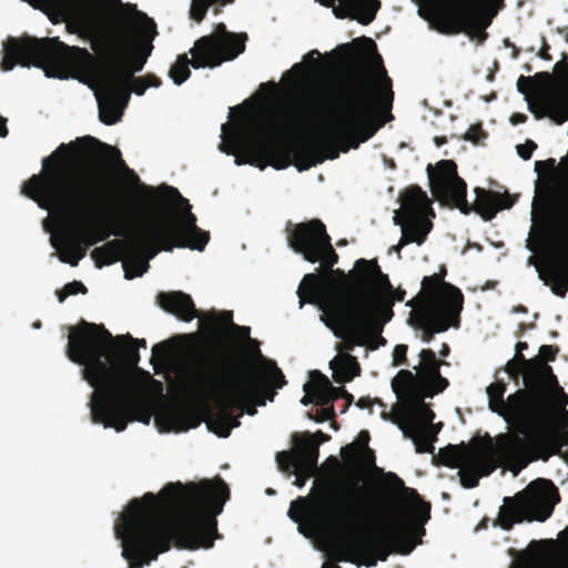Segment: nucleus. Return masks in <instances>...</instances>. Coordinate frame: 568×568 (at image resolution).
Here are the masks:
<instances>
[{
  "label": "nucleus",
  "mask_w": 568,
  "mask_h": 568,
  "mask_svg": "<svg viewBox=\"0 0 568 568\" xmlns=\"http://www.w3.org/2000/svg\"><path fill=\"white\" fill-rule=\"evenodd\" d=\"M67 355L82 365V377L93 387L90 400L93 423L123 432L129 422L138 419V404L132 399L133 382L123 364L138 369L140 354L136 345H120L119 353L109 351L115 337L102 325L81 321L69 328ZM145 416L144 423H149Z\"/></svg>",
  "instance_id": "5"
},
{
  "label": "nucleus",
  "mask_w": 568,
  "mask_h": 568,
  "mask_svg": "<svg viewBox=\"0 0 568 568\" xmlns=\"http://www.w3.org/2000/svg\"><path fill=\"white\" fill-rule=\"evenodd\" d=\"M139 187L149 197L150 205L154 206L159 193L165 192L172 200L185 205V212L174 219H143L144 235L135 237V242L143 247L151 248L149 257H155L160 252H172L175 247L190 248L202 252L210 241V233L196 225V216L191 212V205L178 189L170 185L152 187L139 183Z\"/></svg>",
  "instance_id": "9"
},
{
  "label": "nucleus",
  "mask_w": 568,
  "mask_h": 568,
  "mask_svg": "<svg viewBox=\"0 0 568 568\" xmlns=\"http://www.w3.org/2000/svg\"><path fill=\"white\" fill-rule=\"evenodd\" d=\"M442 294V280L440 275L425 276L422 281V291L418 296L426 301L425 305L430 301H437Z\"/></svg>",
  "instance_id": "40"
},
{
  "label": "nucleus",
  "mask_w": 568,
  "mask_h": 568,
  "mask_svg": "<svg viewBox=\"0 0 568 568\" xmlns=\"http://www.w3.org/2000/svg\"><path fill=\"white\" fill-rule=\"evenodd\" d=\"M311 379H313L314 388L316 390V405L324 407H334V397L328 392L327 386L322 385L320 378L311 377Z\"/></svg>",
  "instance_id": "43"
},
{
  "label": "nucleus",
  "mask_w": 568,
  "mask_h": 568,
  "mask_svg": "<svg viewBox=\"0 0 568 568\" xmlns=\"http://www.w3.org/2000/svg\"><path fill=\"white\" fill-rule=\"evenodd\" d=\"M446 274H447V270L444 265L440 266V270L438 273L434 274V275H440L442 294L438 296L437 301H430L429 304L463 310L464 295L457 286H455L448 282H445Z\"/></svg>",
  "instance_id": "32"
},
{
  "label": "nucleus",
  "mask_w": 568,
  "mask_h": 568,
  "mask_svg": "<svg viewBox=\"0 0 568 568\" xmlns=\"http://www.w3.org/2000/svg\"><path fill=\"white\" fill-rule=\"evenodd\" d=\"M357 445L359 446V450L362 452L363 463L367 467H375V454L368 448L369 434L367 430H362L357 437Z\"/></svg>",
  "instance_id": "42"
},
{
  "label": "nucleus",
  "mask_w": 568,
  "mask_h": 568,
  "mask_svg": "<svg viewBox=\"0 0 568 568\" xmlns=\"http://www.w3.org/2000/svg\"><path fill=\"white\" fill-rule=\"evenodd\" d=\"M556 217H557L558 222H560L561 225L568 226V210H566L564 207H559L556 211Z\"/></svg>",
  "instance_id": "64"
},
{
  "label": "nucleus",
  "mask_w": 568,
  "mask_h": 568,
  "mask_svg": "<svg viewBox=\"0 0 568 568\" xmlns=\"http://www.w3.org/2000/svg\"><path fill=\"white\" fill-rule=\"evenodd\" d=\"M549 49H550L549 44L547 43L546 39L542 38V45L538 52V57L542 60L550 61L552 58L549 54Z\"/></svg>",
  "instance_id": "62"
},
{
  "label": "nucleus",
  "mask_w": 568,
  "mask_h": 568,
  "mask_svg": "<svg viewBox=\"0 0 568 568\" xmlns=\"http://www.w3.org/2000/svg\"><path fill=\"white\" fill-rule=\"evenodd\" d=\"M336 51L347 59L365 60L374 55L378 62V79L356 74L342 81L322 108L327 121L326 139L322 148H297L291 142L276 138L273 126L254 121L237 125L230 136L225 138L227 124L222 125L220 150L235 156V164H250L261 170L267 165L283 170L294 164L301 172L323 163L325 159L334 160L339 152L357 149L359 143L373 136L371 129L374 118L389 111L394 102L392 79L383 65L373 39L361 37L351 43L341 44Z\"/></svg>",
  "instance_id": "1"
},
{
  "label": "nucleus",
  "mask_w": 568,
  "mask_h": 568,
  "mask_svg": "<svg viewBox=\"0 0 568 568\" xmlns=\"http://www.w3.org/2000/svg\"><path fill=\"white\" fill-rule=\"evenodd\" d=\"M144 235V222L141 220L135 223V231L126 233L128 246L126 254H132L133 258L128 262H123L124 276L128 280L133 277L142 276L150 267L149 261L153 257H149L151 248L143 247L135 242V237H142Z\"/></svg>",
  "instance_id": "24"
},
{
  "label": "nucleus",
  "mask_w": 568,
  "mask_h": 568,
  "mask_svg": "<svg viewBox=\"0 0 568 568\" xmlns=\"http://www.w3.org/2000/svg\"><path fill=\"white\" fill-rule=\"evenodd\" d=\"M255 362L246 354L202 358L186 371L187 389L204 399L214 400L220 409L207 420V427L220 437H227L240 426L239 416L230 409L247 404L264 406L273 400L275 389L286 385L283 372L276 363L254 351Z\"/></svg>",
  "instance_id": "6"
},
{
  "label": "nucleus",
  "mask_w": 568,
  "mask_h": 568,
  "mask_svg": "<svg viewBox=\"0 0 568 568\" xmlns=\"http://www.w3.org/2000/svg\"><path fill=\"white\" fill-rule=\"evenodd\" d=\"M488 136L487 132L483 129L481 123L470 125L468 131L465 133L464 139L470 141L474 144L480 143Z\"/></svg>",
  "instance_id": "49"
},
{
  "label": "nucleus",
  "mask_w": 568,
  "mask_h": 568,
  "mask_svg": "<svg viewBox=\"0 0 568 568\" xmlns=\"http://www.w3.org/2000/svg\"><path fill=\"white\" fill-rule=\"evenodd\" d=\"M407 220L408 223L403 226L397 250L413 242H416L418 245L423 244L426 240V235L430 232L432 223L429 221H425L424 219Z\"/></svg>",
  "instance_id": "33"
},
{
  "label": "nucleus",
  "mask_w": 568,
  "mask_h": 568,
  "mask_svg": "<svg viewBox=\"0 0 568 568\" xmlns=\"http://www.w3.org/2000/svg\"><path fill=\"white\" fill-rule=\"evenodd\" d=\"M336 414L334 407H324L320 406V408L316 410L315 415H312L308 413V417L316 423H324L326 420H334Z\"/></svg>",
  "instance_id": "51"
},
{
  "label": "nucleus",
  "mask_w": 568,
  "mask_h": 568,
  "mask_svg": "<svg viewBox=\"0 0 568 568\" xmlns=\"http://www.w3.org/2000/svg\"><path fill=\"white\" fill-rule=\"evenodd\" d=\"M74 155L105 159L140 183L134 171L122 160L119 149L85 135L69 144L61 143L49 156L43 158L42 171L22 185V194L41 209L54 207L80 222L73 233L87 248L112 234L126 240V233L134 232L135 225L113 229L104 215L115 203L112 184L100 173L81 170Z\"/></svg>",
  "instance_id": "3"
},
{
  "label": "nucleus",
  "mask_w": 568,
  "mask_h": 568,
  "mask_svg": "<svg viewBox=\"0 0 568 568\" xmlns=\"http://www.w3.org/2000/svg\"><path fill=\"white\" fill-rule=\"evenodd\" d=\"M246 34L229 32L224 23H217L215 32L201 37L190 50L194 55V69L216 68L224 61L235 59L244 52Z\"/></svg>",
  "instance_id": "17"
},
{
  "label": "nucleus",
  "mask_w": 568,
  "mask_h": 568,
  "mask_svg": "<svg viewBox=\"0 0 568 568\" xmlns=\"http://www.w3.org/2000/svg\"><path fill=\"white\" fill-rule=\"evenodd\" d=\"M88 288L83 283L79 281H73L64 285L61 291L57 292V296L60 303L64 302V300L70 295H75L78 293L85 294Z\"/></svg>",
  "instance_id": "46"
},
{
  "label": "nucleus",
  "mask_w": 568,
  "mask_h": 568,
  "mask_svg": "<svg viewBox=\"0 0 568 568\" xmlns=\"http://www.w3.org/2000/svg\"><path fill=\"white\" fill-rule=\"evenodd\" d=\"M307 501V497H298L295 501L291 504L287 515L293 521L301 523L305 514V507Z\"/></svg>",
  "instance_id": "47"
},
{
  "label": "nucleus",
  "mask_w": 568,
  "mask_h": 568,
  "mask_svg": "<svg viewBox=\"0 0 568 568\" xmlns=\"http://www.w3.org/2000/svg\"><path fill=\"white\" fill-rule=\"evenodd\" d=\"M173 353V344L170 339L162 341L152 347L151 361L159 359L160 362H166L171 358Z\"/></svg>",
  "instance_id": "44"
},
{
  "label": "nucleus",
  "mask_w": 568,
  "mask_h": 568,
  "mask_svg": "<svg viewBox=\"0 0 568 568\" xmlns=\"http://www.w3.org/2000/svg\"><path fill=\"white\" fill-rule=\"evenodd\" d=\"M207 325L213 335L221 336L224 334V328L233 329L237 324L233 322V312L223 311L221 313L212 312L207 315Z\"/></svg>",
  "instance_id": "37"
},
{
  "label": "nucleus",
  "mask_w": 568,
  "mask_h": 568,
  "mask_svg": "<svg viewBox=\"0 0 568 568\" xmlns=\"http://www.w3.org/2000/svg\"><path fill=\"white\" fill-rule=\"evenodd\" d=\"M383 471V469H377ZM379 495L364 497L353 494L341 503L342 486L334 479L318 485L313 503L323 513L336 515L349 528L374 527L378 537H351L343 540L335 556L336 561H348L357 567H374L387 560L392 552L408 555L415 547L413 535L405 520V504H414V513L422 523L430 518V504L424 501L416 489L406 487L395 473H382Z\"/></svg>",
  "instance_id": "4"
},
{
  "label": "nucleus",
  "mask_w": 568,
  "mask_h": 568,
  "mask_svg": "<svg viewBox=\"0 0 568 568\" xmlns=\"http://www.w3.org/2000/svg\"><path fill=\"white\" fill-rule=\"evenodd\" d=\"M393 392L399 399L409 403L416 396H419L422 389L417 383L416 375L408 369H400L392 381Z\"/></svg>",
  "instance_id": "30"
},
{
  "label": "nucleus",
  "mask_w": 568,
  "mask_h": 568,
  "mask_svg": "<svg viewBox=\"0 0 568 568\" xmlns=\"http://www.w3.org/2000/svg\"><path fill=\"white\" fill-rule=\"evenodd\" d=\"M286 474H293L295 475L294 485L297 487H303L307 479L313 475V470L301 468V469H287L285 471Z\"/></svg>",
  "instance_id": "55"
},
{
  "label": "nucleus",
  "mask_w": 568,
  "mask_h": 568,
  "mask_svg": "<svg viewBox=\"0 0 568 568\" xmlns=\"http://www.w3.org/2000/svg\"><path fill=\"white\" fill-rule=\"evenodd\" d=\"M407 351L408 347L405 344H398L393 351V365H406L407 364Z\"/></svg>",
  "instance_id": "53"
},
{
  "label": "nucleus",
  "mask_w": 568,
  "mask_h": 568,
  "mask_svg": "<svg viewBox=\"0 0 568 568\" xmlns=\"http://www.w3.org/2000/svg\"><path fill=\"white\" fill-rule=\"evenodd\" d=\"M318 445V443L307 438L294 452L277 453L276 463L280 470L286 471L287 469H301L303 467L314 471L320 455Z\"/></svg>",
  "instance_id": "23"
},
{
  "label": "nucleus",
  "mask_w": 568,
  "mask_h": 568,
  "mask_svg": "<svg viewBox=\"0 0 568 568\" xmlns=\"http://www.w3.org/2000/svg\"><path fill=\"white\" fill-rule=\"evenodd\" d=\"M130 11H134L140 20L138 26V37L131 39L126 33H121L116 38L108 41L99 57L100 68L104 74L120 87L123 103L128 104L131 93L142 95L148 88H159L162 81L153 73L144 77H134L136 72L142 71L148 58L153 50L152 41L158 34L156 24L153 19L149 18L144 12L138 11L135 6L125 4Z\"/></svg>",
  "instance_id": "8"
},
{
  "label": "nucleus",
  "mask_w": 568,
  "mask_h": 568,
  "mask_svg": "<svg viewBox=\"0 0 568 568\" xmlns=\"http://www.w3.org/2000/svg\"><path fill=\"white\" fill-rule=\"evenodd\" d=\"M558 347L554 345H542L539 348V355L538 358H541L544 363L546 362H552L556 359Z\"/></svg>",
  "instance_id": "58"
},
{
  "label": "nucleus",
  "mask_w": 568,
  "mask_h": 568,
  "mask_svg": "<svg viewBox=\"0 0 568 568\" xmlns=\"http://www.w3.org/2000/svg\"><path fill=\"white\" fill-rule=\"evenodd\" d=\"M288 246L311 263L332 267L338 262L326 226L318 219L298 223L286 229Z\"/></svg>",
  "instance_id": "16"
},
{
  "label": "nucleus",
  "mask_w": 568,
  "mask_h": 568,
  "mask_svg": "<svg viewBox=\"0 0 568 568\" xmlns=\"http://www.w3.org/2000/svg\"><path fill=\"white\" fill-rule=\"evenodd\" d=\"M488 446L476 445L475 452L470 458L459 468L458 476L463 487L475 488L479 484V478L490 475L498 466L508 469L506 463L497 454V437L493 446L491 438L488 437Z\"/></svg>",
  "instance_id": "20"
},
{
  "label": "nucleus",
  "mask_w": 568,
  "mask_h": 568,
  "mask_svg": "<svg viewBox=\"0 0 568 568\" xmlns=\"http://www.w3.org/2000/svg\"><path fill=\"white\" fill-rule=\"evenodd\" d=\"M433 27L439 33L468 36L483 32L490 23L481 17V0H455L450 8L437 9L433 16Z\"/></svg>",
  "instance_id": "18"
},
{
  "label": "nucleus",
  "mask_w": 568,
  "mask_h": 568,
  "mask_svg": "<svg viewBox=\"0 0 568 568\" xmlns=\"http://www.w3.org/2000/svg\"><path fill=\"white\" fill-rule=\"evenodd\" d=\"M429 385L430 390L425 396H433L435 394L444 392L448 387L449 383L447 378L443 377L440 375V372L438 371V374H430Z\"/></svg>",
  "instance_id": "48"
},
{
  "label": "nucleus",
  "mask_w": 568,
  "mask_h": 568,
  "mask_svg": "<svg viewBox=\"0 0 568 568\" xmlns=\"http://www.w3.org/2000/svg\"><path fill=\"white\" fill-rule=\"evenodd\" d=\"M379 403L381 404V400L379 399H375L373 400L371 397L368 396H365V397H361L358 398V400L355 403L356 406L361 409H364V408H369L372 409V406L374 403Z\"/></svg>",
  "instance_id": "61"
},
{
  "label": "nucleus",
  "mask_w": 568,
  "mask_h": 568,
  "mask_svg": "<svg viewBox=\"0 0 568 568\" xmlns=\"http://www.w3.org/2000/svg\"><path fill=\"white\" fill-rule=\"evenodd\" d=\"M322 267L326 273L325 276L310 273L303 277L297 290L301 307L307 303L316 305L321 311L322 301L325 300L327 294H335L344 301H348L353 283L349 272L346 274L341 268L334 270L333 266Z\"/></svg>",
  "instance_id": "19"
},
{
  "label": "nucleus",
  "mask_w": 568,
  "mask_h": 568,
  "mask_svg": "<svg viewBox=\"0 0 568 568\" xmlns=\"http://www.w3.org/2000/svg\"><path fill=\"white\" fill-rule=\"evenodd\" d=\"M128 339L130 342V345H136L138 349L140 347H143L145 348L146 347V342L145 339H139V338H133L130 334H126V335H119L115 337V342L118 344H121L123 341Z\"/></svg>",
  "instance_id": "60"
},
{
  "label": "nucleus",
  "mask_w": 568,
  "mask_h": 568,
  "mask_svg": "<svg viewBox=\"0 0 568 568\" xmlns=\"http://www.w3.org/2000/svg\"><path fill=\"white\" fill-rule=\"evenodd\" d=\"M343 458L347 462H354L362 456V452L359 450V446L354 442L346 446H344L341 450Z\"/></svg>",
  "instance_id": "54"
},
{
  "label": "nucleus",
  "mask_w": 568,
  "mask_h": 568,
  "mask_svg": "<svg viewBox=\"0 0 568 568\" xmlns=\"http://www.w3.org/2000/svg\"><path fill=\"white\" fill-rule=\"evenodd\" d=\"M311 377L320 378V382H322V385L327 386L328 392L334 397V402L338 398H342V392L344 390V387H335L331 384L329 379L322 374L320 371H313L311 372Z\"/></svg>",
  "instance_id": "50"
},
{
  "label": "nucleus",
  "mask_w": 568,
  "mask_h": 568,
  "mask_svg": "<svg viewBox=\"0 0 568 568\" xmlns=\"http://www.w3.org/2000/svg\"><path fill=\"white\" fill-rule=\"evenodd\" d=\"M156 302L162 310L181 321L190 322L197 316L193 300L182 291L160 292L156 295Z\"/></svg>",
  "instance_id": "25"
},
{
  "label": "nucleus",
  "mask_w": 568,
  "mask_h": 568,
  "mask_svg": "<svg viewBox=\"0 0 568 568\" xmlns=\"http://www.w3.org/2000/svg\"><path fill=\"white\" fill-rule=\"evenodd\" d=\"M420 361L424 365V368L426 373L428 374V377L430 374H438L439 371V362L436 358V354L434 351L427 348L423 349L419 354Z\"/></svg>",
  "instance_id": "45"
},
{
  "label": "nucleus",
  "mask_w": 568,
  "mask_h": 568,
  "mask_svg": "<svg viewBox=\"0 0 568 568\" xmlns=\"http://www.w3.org/2000/svg\"><path fill=\"white\" fill-rule=\"evenodd\" d=\"M303 389L305 392V395L302 397L301 403L305 406L310 404L316 405V390L314 388L313 379H311V382L308 383H305Z\"/></svg>",
  "instance_id": "56"
},
{
  "label": "nucleus",
  "mask_w": 568,
  "mask_h": 568,
  "mask_svg": "<svg viewBox=\"0 0 568 568\" xmlns=\"http://www.w3.org/2000/svg\"><path fill=\"white\" fill-rule=\"evenodd\" d=\"M506 390L507 385L503 381L491 383L486 389L488 407L508 424L518 427L519 433L526 436L527 427L536 426L542 422L545 404L537 399L534 389L519 388L505 399Z\"/></svg>",
  "instance_id": "14"
},
{
  "label": "nucleus",
  "mask_w": 568,
  "mask_h": 568,
  "mask_svg": "<svg viewBox=\"0 0 568 568\" xmlns=\"http://www.w3.org/2000/svg\"><path fill=\"white\" fill-rule=\"evenodd\" d=\"M405 296L406 291L400 287H393V291H388L384 296H381L383 303L382 320H385V324L389 322L394 315L392 307L395 302H403Z\"/></svg>",
  "instance_id": "41"
},
{
  "label": "nucleus",
  "mask_w": 568,
  "mask_h": 568,
  "mask_svg": "<svg viewBox=\"0 0 568 568\" xmlns=\"http://www.w3.org/2000/svg\"><path fill=\"white\" fill-rule=\"evenodd\" d=\"M17 64L40 68L48 78L64 79L73 73L94 91L99 119L106 125L118 123L128 105L123 103L118 82L114 85L104 74L95 55L84 48L67 45L58 38L10 37L0 67L2 71H11Z\"/></svg>",
  "instance_id": "7"
},
{
  "label": "nucleus",
  "mask_w": 568,
  "mask_h": 568,
  "mask_svg": "<svg viewBox=\"0 0 568 568\" xmlns=\"http://www.w3.org/2000/svg\"><path fill=\"white\" fill-rule=\"evenodd\" d=\"M386 339L379 334V335H373L371 337V341L367 343L368 347L371 349H376L378 345H385Z\"/></svg>",
  "instance_id": "63"
},
{
  "label": "nucleus",
  "mask_w": 568,
  "mask_h": 568,
  "mask_svg": "<svg viewBox=\"0 0 568 568\" xmlns=\"http://www.w3.org/2000/svg\"><path fill=\"white\" fill-rule=\"evenodd\" d=\"M331 367L333 368V379L338 384L353 381V378L359 376L362 372L357 358L351 353L339 354L336 366H334V362H332Z\"/></svg>",
  "instance_id": "31"
},
{
  "label": "nucleus",
  "mask_w": 568,
  "mask_h": 568,
  "mask_svg": "<svg viewBox=\"0 0 568 568\" xmlns=\"http://www.w3.org/2000/svg\"><path fill=\"white\" fill-rule=\"evenodd\" d=\"M207 3H209V0H196V2L192 6L191 17L196 22H201L204 19L207 9L212 6V4H207Z\"/></svg>",
  "instance_id": "52"
},
{
  "label": "nucleus",
  "mask_w": 568,
  "mask_h": 568,
  "mask_svg": "<svg viewBox=\"0 0 568 568\" xmlns=\"http://www.w3.org/2000/svg\"><path fill=\"white\" fill-rule=\"evenodd\" d=\"M399 428L406 438H409L414 442L415 450L417 454L434 453L435 447L433 442L437 439L436 433L430 434L429 429L425 428L417 420L403 423L399 425Z\"/></svg>",
  "instance_id": "27"
},
{
  "label": "nucleus",
  "mask_w": 568,
  "mask_h": 568,
  "mask_svg": "<svg viewBox=\"0 0 568 568\" xmlns=\"http://www.w3.org/2000/svg\"><path fill=\"white\" fill-rule=\"evenodd\" d=\"M321 320L325 325L334 329L336 337L343 342L336 346L342 353H349L355 346H365L373 335H379L385 326V320L374 316L369 321L365 311L344 301L335 294H327L322 301Z\"/></svg>",
  "instance_id": "12"
},
{
  "label": "nucleus",
  "mask_w": 568,
  "mask_h": 568,
  "mask_svg": "<svg viewBox=\"0 0 568 568\" xmlns=\"http://www.w3.org/2000/svg\"><path fill=\"white\" fill-rule=\"evenodd\" d=\"M353 280L348 303L365 311L369 321L374 316L382 318L383 303L381 296L393 291L387 274H384L376 260L359 258L354 270L349 271Z\"/></svg>",
  "instance_id": "15"
},
{
  "label": "nucleus",
  "mask_w": 568,
  "mask_h": 568,
  "mask_svg": "<svg viewBox=\"0 0 568 568\" xmlns=\"http://www.w3.org/2000/svg\"><path fill=\"white\" fill-rule=\"evenodd\" d=\"M128 240H112L91 252V257L97 267L111 265L126 255Z\"/></svg>",
  "instance_id": "28"
},
{
  "label": "nucleus",
  "mask_w": 568,
  "mask_h": 568,
  "mask_svg": "<svg viewBox=\"0 0 568 568\" xmlns=\"http://www.w3.org/2000/svg\"><path fill=\"white\" fill-rule=\"evenodd\" d=\"M528 109L536 119L549 116L558 124H561L565 121V118L558 114L556 103L548 98H544L538 103H529Z\"/></svg>",
  "instance_id": "38"
},
{
  "label": "nucleus",
  "mask_w": 568,
  "mask_h": 568,
  "mask_svg": "<svg viewBox=\"0 0 568 568\" xmlns=\"http://www.w3.org/2000/svg\"><path fill=\"white\" fill-rule=\"evenodd\" d=\"M462 311L429 303L424 305L416 315V325L423 331V341L429 343L435 334L444 333L450 327L458 328Z\"/></svg>",
  "instance_id": "22"
},
{
  "label": "nucleus",
  "mask_w": 568,
  "mask_h": 568,
  "mask_svg": "<svg viewBox=\"0 0 568 568\" xmlns=\"http://www.w3.org/2000/svg\"><path fill=\"white\" fill-rule=\"evenodd\" d=\"M474 452L475 446L448 444L439 449L437 457L434 456V463L449 468H460L466 463V459L468 460L471 457L470 454Z\"/></svg>",
  "instance_id": "29"
},
{
  "label": "nucleus",
  "mask_w": 568,
  "mask_h": 568,
  "mask_svg": "<svg viewBox=\"0 0 568 568\" xmlns=\"http://www.w3.org/2000/svg\"><path fill=\"white\" fill-rule=\"evenodd\" d=\"M87 247L80 244V240L72 232L65 239V248L59 253V258L63 263H68L71 266H78L81 258L87 254Z\"/></svg>",
  "instance_id": "35"
},
{
  "label": "nucleus",
  "mask_w": 568,
  "mask_h": 568,
  "mask_svg": "<svg viewBox=\"0 0 568 568\" xmlns=\"http://www.w3.org/2000/svg\"><path fill=\"white\" fill-rule=\"evenodd\" d=\"M516 149L521 159L529 160L532 152L537 149V144L532 140H527L524 144H518Z\"/></svg>",
  "instance_id": "57"
},
{
  "label": "nucleus",
  "mask_w": 568,
  "mask_h": 568,
  "mask_svg": "<svg viewBox=\"0 0 568 568\" xmlns=\"http://www.w3.org/2000/svg\"><path fill=\"white\" fill-rule=\"evenodd\" d=\"M510 361L524 368V389H534L537 399L542 400L544 404L550 390L562 392L552 368L547 363H544L541 358L534 357L527 359L523 353L516 352Z\"/></svg>",
  "instance_id": "21"
},
{
  "label": "nucleus",
  "mask_w": 568,
  "mask_h": 568,
  "mask_svg": "<svg viewBox=\"0 0 568 568\" xmlns=\"http://www.w3.org/2000/svg\"><path fill=\"white\" fill-rule=\"evenodd\" d=\"M399 199L406 219H424L427 215L435 216L430 200L419 186L412 185L405 189Z\"/></svg>",
  "instance_id": "26"
},
{
  "label": "nucleus",
  "mask_w": 568,
  "mask_h": 568,
  "mask_svg": "<svg viewBox=\"0 0 568 568\" xmlns=\"http://www.w3.org/2000/svg\"><path fill=\"white\" fill-rule=\"evenodd\" d=\"M230 498L221 478L166 484L158 495L132 499L119 517L114 534L129 568H143L171 549L211 548L219 537L216 517Z\"/></svg>",
  "instance_id": "2"
},
{
  "label": "nucleus",
  "mask_w": 568,
  "mask_h": 568,
  "mask_svg": "<svg viewBox=\"0 0 568 568\" xmlns=\"http://www.w3.org/2000/svg\"><path fill=\"white\" fill-rule=\"evenodd\" d=\"M528 430L534 432L528 439L518 433L497 435V454L514 475H518L531 462L548 460L558 454L562 446L568 445V425L560 432L548 423L547 399L542 422L527 427Z\"/></svg>",
  "instance_id": "11"
},
{
  "label": "nucleus",
  "mask_w": 568,
  "mask_h": 568,
  "mask_svg": "<svg viewBox=\"0 0 568 568\" xmlns=\"http://www.w3.org/2000/svg\"><path fill=\"white\" fill-rule=\"evenodd\" d=\"M193 63L194 55H192V59H189L186 54H181L178 57L176 62L170 68L169 72L170 78L175 84L180 85L190 78L191 71L189 65L193 67Z\"/></svg>",
  "instance_id": "39"
},
{
  "label": "nucleus",
  "mask_w": 568,
  "mask_h": 568,
  "mask_svg": "<svg viewBox=\"0 0 568 568\" xmlns=\"http://www.w3.org/2000/svg\"><path fill=\"white\" fill-rule=\"evenodd\" d=\"M560 501L558 488L550 479L537 478L513 497H505L496 525L510 530L516 523L545 521Z\"/></svg>",
  "instance_id": "13"
},
{
  "label": "nucleus",
  "mask_w": 568,
  "mask_h": 568,
  "mask_svg": "<svg viewBox=\"0 0 568 568\" xmlns=\"http://www.w3.org/2000/svg\"><path fill=\"white\" fill-rule=\"evenodd\" d=\"M424 398L425 395L420 394L419 396H416V398L408 403L410 406V415L407 423H410L412 420H417L420 425L427 428V426L433 423L435 418V413L430 409V407L427 404L424 403Z\"/></svg>",
  "instance_id": "36"
},
{
  "label": "nucleus",
  "mask_w": 568,
  "mask_h": 568,
  "mask_svg": "<svg viewBox=\"0 0 568 568\" xmlns=\"http://www.w3.org/2000/svg\"><path fill=\"white\" fill-rule=\"evenodd\" d=\"M433 195L442 204L458 209L463 214L476 212L485 221L493 220L497 212L513 206L509 194L475 187V202L470 205L466 199L467 184L458 176L457 165L453 160H440L434 173H429Z\"/></svg>",
  "instance_id": "10"
},
{
  "label": "nucleus",
  "mask_w": 568,
  "mask_h": 568,
  "mask_svg": "<svg viewBox=\"0 0 568 568\" xmlns=\"http://www.w3.org/2000/svg\"><path fill=\"white\" fill-rule=\"evenodd\" d=\"M505 371L506 373L508 374L509 378L516 384L518 385L519 384V379H520V376L524 377V368H521L520 366H517L515 363H513L511 361H508L506 366H505Z\"/></svg>",
  "instance_id": "59"
},
{
  "label": "nucleus",
  "mask_w": 568,
  "mask_h": 568,
  "mask_svg": "<svg viewBox=\"0 0 568 568\" xmlns=\"http://www.w3.org/2000/svg\"><path fill=\"white\" fill-rule=\"evenodd\" d=\"M540 277L546 285L551 283V291L555 295L565 297L568 292V262L550 265L548 277H544L542 274H540Z\"/></svg>",
  "instance_id": "34"
}]
</instances>
